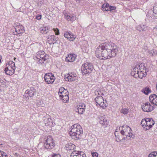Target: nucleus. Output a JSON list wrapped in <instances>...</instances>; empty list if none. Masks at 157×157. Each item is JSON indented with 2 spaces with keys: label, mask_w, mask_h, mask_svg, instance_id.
Instances as JSON below:
<instances>
[{
  "label": "nucleus",
  "mask_w": 157,
  "mask_h": 157,
  "mask_svg": "<svg viewBox=\"0 0 157 157\" xmlns=\"http://www.w3.org/2000/svg\"><path fill=\"white\" fill-rule=\"evenodd\" d=\"M141 92L146 95L148 94L151 93V90L148 87H145L141 90Z\"/></svg>",
  "instance_id": "c756f323"
},
{
  "label": "nucleus",
  "mask_w": 157,
  "mask_h": 157,
  "mask_svg": "<svg viewBox=\"0 0 157 157\" xmlns=\"http://www.w3.org/2000/svg\"><path fill=\"white\" fill-rule=\"evenodd\" d=\"M121 112L123 114H126L128 112V109L127 108L122 109L121 110Z\"/></svg>",
  "instance_id": "f704fd0d"
},
{
  "label": "nucleus",
  "mask_w": 157,
  "mask_h": 157,
  "mask_svg": "<svg viewBox=\"0 0 157 157\" xmlns=\"http://www.w3.org/2000/svg\"><path fill=\"white\" fill-rule=\"evenodd\" d=\"M86 108L85 105L83 103L80 104L78 105L75 109V111L78 113L82 114L85 111Z\"/></svg>",
  "instance_id": "9b49d317"
},
{
  "label": "nucleus",
  "mask_w": 157,
  "mask_h": 157,
  "mask_svg": "<svg viewBox=\"0 0 157 157\" xmlns=\"http://www.w3.org/2000/svg\"><path fill=\"white\" fill-rule=\"evenodd\" d=\"M68 94L67 90L64 88L61 87L59 89L58 94L63 102L67 103L68 101Z\"/></svg>",
  "instance_id": "20e7f679"
},
{
  "label": "nucleus",
  "mask_w": 157,
  "mask_h": 157,
  "mask_svg": "<svg viewBox=\"0 0 157 157\" xmlns=\"http://www.w3.org/2000/svg\"><path fill=\"white\" fill-rule=\"evenodd\" d=\"M67 75L65 76V79L66 81L71 82L75 81L77 79V77L75 74L73 73L68 74L67 75V77H66Z\"/></svg>",
  "instance_id": "4468645a"
},
{
  "label": "nucleus",
  "mask_w": 157,
  "mask_h": 157,
  "mask_svg": "<svg viewBox=\"0 0 157 157\" xmlns=\"http://www.w3.org/2000/svg\"><path fill=\"white\" fill-rule=\"evenodd\" d=\"M149 54L151 56H155L156 54V51L153 49L151 51Z\"/></svg>",
  "instance_id": "c9c22d12"
},
{
  "label": "nucleus",
  "mask_w": 157,
  "mask_h": 157,
  "mask_svg": "<svg viewBox=\"0 0 157 157\" xmlns=\"http://www.w3.org/2000/svg\"><path fill=\"white\" fill-rule=\"evenodd\" d=\"M148 157H157V151L151 152L149 155Z\"/></svg>",
  "instance_id": "72a5a7b5"
},
{
  "label": "nucleus",
  "mask_w": 157,
  "mask_h": 157,
  "mask_svg": "<svg viewBox=\"0 0 157 157\" xmlns=\"http://www.w3.org/2000/svg\"><path fill=\"white\" fill-rule=\"evenodd\" d=\"M5 68H6V69H9V70H12V69L13 70H14V71H15V68H13L11 67H6Z\"/></svg>",
  "instance_id": "de8ad7c7"
},
{
  "label": "nucleus",
  "mask_w": 157,
  "mask_h": 157,
  "mask_svg": "<svg viewBox=\"0 0 157 157\" xmlns=\"http://www.w3.org/2000/svg\"><path fill=\"white\" fill-rule=\"evenodd\" d=\"M6 67H11L13 68H16L15 65V63L12 61H10L8 62L6 64Z\"/></svg>",
  "instance_id": "bb28decb"
},
{
  "label": "nucleus",
  "mask_w": 157,
  "mask_h": 157,
  "mask_svg": "<svg viewBox=\"0 0 157 157\" xmlns=\"http://www.w3.org/2000/svg\"><path fill=\"white\" fill-rule=\"evenodd\" d=\"M49 31L48 27H44L40 28V31L43 34H46Z\"/></svg>",
  "instance_id": "c85d7f7f"
},
{
  "label": "nucleus",
  "mask_w": 157,
  "mask_h": 157,
  "mask_svg": "<svg viewBox=\"0 0 157 157\" xmlns=\"http://www.w3.org/2000/svg\"><path fill=\"white\" fill-rule=\"evenodd\" d=\"M36 58L38 59L39 58L42 59V60H43V61H44L46 59L44 52L43 51H40L37 52Z\"/></svg>",
  "instance_id": "a211bd4d"
},
{
  "label": "nucleus",
  "mask_w": 157,
  "mask_h": 157,
  "mask_svg": "<svg viewBox=\"0 0 157 157\" xmlns=\"http://www.w3.org/2000/svg\"><path fill=\"white\" fill-rule=\"evenodd\" d=\"M35 92V90L33 88L28 90L25 91L24 96L26 97L29 96L31 97L33 96Z\"/></svg>",
  "instance_id": "6ab92c4d"
},
{
  "label": "nucleus",
  "mask_w": 157,
  "mask_h": 157,
  "mask_svg": "<svg viewBox=\"0 0 157 157\" xmlns=\"http://www.w3.org/2000/svg\"><path fill=\"white\" fill-rule=\"evenodd\" d=\"M118 51L117 45L112 42H106L97 47L95 54L100 59H106L115 56Z\"/></svg>",
  "instance_id": "f257e3e1"
},
{
  "label": "nucleus",
  "mask_w": 157,
  "mask_h": 157,
  "mask_svg": "<svg viewBox=\"0 0 157 157\" xmlns=\"http://www.w3.org/2000/svg\"><path fill=\"white\" fill-rule=\"evenodd\" d=\"M66 18L68 21H73L76 19V17L75 16H69L68 15H65Z\"/></svg>",
  "instance_id": "7c9ffc66"
},
{
  "label": "nucleus",
  "mask_w": 157,
  "mask_h": 157,
  "mask_svg": "<svg viewBox=\"0 0 157 157\" xmlns=\"http://www.w3.org/2000/svg\"><path fill=\"white\" fill-rule=\"evenodd\" d=\"M75 145L72 143H68L65 145V148L67 150H72L75 147Z\"/></svg>",
  "instance_id": "393cba45"
},
{
  "label": "nucleus",
  "mask_w": 157,
  "mask_h": 157,
  "mask_svg": "<svg viewBox=\"0 0 157 157\" xmlns=\"http://www.w3.org/2000/svg\"><path fill=\"white\" fill-rule=\"evenodd\" d=\"M133 73H133V75H134L135 73H137V71H139L138 67H136L135 68H134L133 69Z\"/></svg>",
  "instance_id": "37998d69"
},
{
  "label": "nucleus",
  "mask_w": 157,
  "mask_h": 157,
  "mask_svg": "<svg viewBox=\"0 0 157 157\" xmlns=\"http://www.w3.org/2000/svg\"><path fill=\"white\" fill-rule=\"evenodd\" d=\"M116 9V7L114 6H109V11H111L112 10H114Z\"/></svg>",
  "instance_id": "c03bdc74"
},
{
  "label": "nucleus",
  "mask_w": 157,
  "mask_h": 157,
  "mask_svg": "<svg viewBox=\"0 0 157 157\" xmlns=\"http://www.w3.org/2000/svg\"><path fill=\"white\" fill-rule=\"evenodd\" d=\"M125 139L124 138H123V139Z\"/></svg>",
  "instance_id": "3c124183"
},
{
  "label": "nucleus",
  "mask_w": 157,
  "mask_h": 157,
  "mask_svg": "<svg viewBox=\"0 0 157 157\" xmlns=\"http://www.w3.org/2000/svg\"><path fill=\"white\" fill-rule=\"evenodd\" d=\"M55 77L51 73H47L45 74L44 78L46 82L48 84L53 83L55 80Z\"/></svg>",
  "instance_id": "6e6552de"
},
{
  "label": "nucleus",
  "mask_w": 157,
  "mask_h": 157,
  "mask_svg": "<svg viewBox=\"0 0 157 157\" xmlns=\"http://www.w3.org/2000/svg\"><path fill=\"white\" fill-rule=\"evenodd\" d=\"M71 157H85L86 155L82 151L74 150L70 155Z\"/></svg>",
  "instance_id": "1a4fd4ad"
},
{
  "label": "nucleus",
  "mask_w": 157,
  "mask_h": 157,
  "mask_svg": "<svg viewBox=\"0 0 157 157\" xmlns=\"http://www.w3.org/2000/svg\"><path fill=\"white\" fill-rule=\"evenodd\" d=\"M149 99L150 102L157 105V96L156 94H154L151 95L149 96Z\"/></svg>",
  "instance_id": "aec40b11"
},
{
  "label": "nucleus",
  "mask_w": 157,
  "mask_h": 157,
  "mask_svg": "<svg viewBox=\"0 0 157 157\" xmlns=\"http://www.w3.org/2000/svg\"><path fill=\"white\" fill-rule=\"evenodd\" d=\"M91 154L93 157H98V154L96 152H92Z\"/></svg>",
  "instance_id": "79ce46f5"
},
{
  "label": "nucleus",
  "mask_w": 157,
  "mask_h": 157,
  "mask_svg": "<svg viewBox=\"0 0 157 157\" xmlns=\"http://www.w3.org/2000/svg\"><path fill=\"white\" fill-rule=\"evenodd\" d=\"M142 108L143 111L146 112H149L152 111L154 109V107L148 102L144 103L142 106Z\"/></svg>",
  "instance_id": "9d476101"
},
{
  "label": "nucleus",
  "mask_w": 157,
  "mask_h": 157,
  "mask_svg": "<svg viewBox=\"0 0 157 157\" xmlns=\"http://www.w3.org/2000/svg\"><path fill=\"white\" fill-rule=\"evenodd\" d=\"M51 157H61L60 155L59 154H55Z\"/></svg>",
  "instance_id": "49530a36"
},
{
  "label": "nucleus",
  "mask_w": 157,
  "mask_h": 157,
  "mask_svg": "<svg viewBox=\"0 0 157 157\" xmlns=\"http://www.w3.org/2000/svg\"><path fill=\"white\" fill-rule=\"evenodd\" d=\"M153 31L157 35V25L154 27L153 29Z\"/></svg>",
  "instance_id": "a18cd8bd"
},
{
  "label": "nucleus",
  "mask_w": 157,
  "mask_h": 157,
  "mask_svg": "<svg viewBox=\"0 0 157 157\" xmlns=\"http://www.w3.org/2000/svg\"><path fill=\"white\" fill-rule=\"evenodd\" d=\"M64 36L65 38H67L69 40L73 41L75 37L71 33L70 31H68L64 33Z\"/></svg>",
  "instance_id": "f3484780"
},
{
  "label": "nucleus",
  "mask_w": 157,
  "mask_h": 157,
  "mask_svg": "<svg viewBox=\"0 0 157 157\" xmlns=\"http://www.w3.org/2000/svg\"><path fill=\"white\" fill-rule=\"evenodd\" d=\"M76 58V56L75 54H70L67 55L66 56V61L69 62L74 61Z\"/></svg>",
  "instance_id": "5701e85b"
},
{
  "label": "nucleus",
  "mask_w": 157,
  "mask_h": 157,
  "mask_svg": "<svg viewBox=\"0 0 157 157\" xmlns=\"http://www.w3.org/2000/svg\"><path fill=\"white\" fill-rule=\"evenodd\" d=\"M93 69V67L92 63L86 62L82 64L81 67V71L82 73L85 74L91 72Z\"/></svg>",
  "instance_id": "423d86ee"
},
{
  "label": "nucleus",
  "mask_w": 157,
  "mask_h": 157,
  "mask_svg": "<svg viewBox=\"0 0 157 157\" xmlns=\"http://www.w3.org/2000/svg\"><path fill=\"white\" fill-rule=\"evenodd\" d=\"M138 68L139 71H146L145 69V67L143 64L141 63L138 65L137 67Z\"/></svg>",
  "instance_id": "2f4dec72"
},
{
  "label": "nucleus",
  "mask_w": 157,
  "mask_h": 157,
  "mask_svg": "<svg viewBox=\"0 0 157 157\" xmlns=\"http://www.w3.org/2000/svg\"><path fill=\"white\" fill-rule=\"evenodd\" d=\"M106 118V117L105 115L101 116L99 117V122L103 126H106L108 124V122Z\"/></svg>",
  "instance_id": "2eb2a0df"
},
{
  "label": "nucleus",
  "mask_w": 157,
  "mask_h": 157,
  "mask_svg": "<svg viewBox=\"0 0 157 157\" xmlns=\"http://www.w3.org/2000/svg\"><path fill=\"white\" fill-rule=\"evenodd\" d=\"M147 118L143 119L141 121V124L144 128H146V124L147 123Z\"/></svg>",
  "instance_id": "473e14b6"
},
{
  "label": "nucleus",
  "mask_w": 157,
  "mask_h": 157,
  "mask_svg": "<svg viewBox=\"0 0 157 157\" xmlns=\"http://www.w3.org/2000/svg\"><path fill=\"white\" fill-rule=\"evenodd\" d=\"M15 33L14 34H17L23 33L24 32V29L23 26L21 25H17L15 28Z\"/></svg>",
  "instance_id": "ddd939ff"
},
{
  "label": "nucleus",
  "mask_w": 157,
  "mask_h": 157,
  "mask_svg": "<svg viewBox=\"0 0 157 157\" xmlns=\"http://www.w3.org/2000/svg\"><path fill=\"white\" fill-rule=\"evenodd\" d=\"M41 15H39L38 16L36 17V19L38 20H40L41 18Z\"/></svg>",
  "instance_id": "09e8293b"
},
{
  "label": "nucleus",
  "mask_w": 157,
  "mask_h": 157,
  "mask_svg": "<svg viewBox=\"0 0 157 157\" xmlns=\"http://www.w3.org/2000/svg\"><path fill=\"white\" fill-rule=\"evenodd\" d=\"M146 71H137V73H135L133 76L135 78H136V77L138 76L139 78L142 79L143 77L146 75Z\"/></svg>",
  "instance_id": "412c9836"
},
{
  "label": "nucleus",
  "mask_w": 157,
  "mask_h": 157,
  "mask_svg": "<svg viewBox=\"0 0 157 157\" xmlns=\"http://www.w3.org/2000/svg\"><path fill=\"white\" fill-rule=\"evenodd\" d=\"M43 120L44 123L46 126H49L50 127L52 126L53 124L52 121V119L50 118L49 115H47L44 117Z\"/></svg>",
  "instance_id": "f8f14e48"
},
{
  "label": "nucleus",
  "mask_w": 157,
  "mask_h": 157,
  "mask_svg": "<svg viewBox=\"0 0 157 157\" xmlns=\"http://www.w3.org/2000/svg\"><path fill=\"white\" fill-rule=\"evenodd\" d=\"M83 133V130L81 126L78 124H75L71 127L70 135L73 139L75 140L79 139L80 135Z\"/></svg>",
  "instance_id": "f03ea898"
},
{
  "label": "nucleus",
  "mask_w": 157,
  "mask_h": 157,
  "mask_svg": "<svg viewBox=\"0 0 157 157\" xmlns=\"http://www.w3.org/2000/svg\"><path fill=\"white\" fill-rule=\"evenodd\" d=\"M121 134L123 135H125L130 137H132V138H134V136L133 135L132 133L131 132L132 131L131 128L128 126L124 125L122 126L121 128Z\"/></svg>",
  "instance_id": "39448f33"
},
{
  "label": "nucleus",
  "mask_w": 157,
  "mask_h": 157,
  "mask_svg": "<svg viewBox=\"0 0 157 157\" xmlns=\"http://www.w3.org/2000/svg\"><path fill=\"white\" fill-rule=\"evenodd\" d=\"M117 134L118 133L117 131H116L114 133V135L116 137V141L117 142L121 141V140H120L119 138L117 137V136H118L117 135Z\"/></svg>",
  "instance_id": "58836bf2"
},
{
  "label": "nucleus",
  "mask_w": 157,
  "mask_h": 157,
  "mask_svg": "<svg viewBox=\"0 0 157 157\" xmlns=\"http://www.w3.org/2000/svg\"><path fill=\"white\" fill-rule=\"evenodd\" d=\"M97 106L99 105L103 109H105L107 107L106 101H104L102 96H98L95 98Z\"/></svg>",
  "instance_id": "0eeeda50"
},
{
  "label": "nucleus",
  "mask_w": 157,
  "mask_h": 157,
  "mask_svg": "<svg viewBox=\"0 0 157 157\" xmlns=\"http://www.w3.org/2000/svg\"><path fill=\"white\" fill-rule=\"evenodd\" d=\"M54 31L56 35H59V30L57 28H54Z\"/></svg>",
  "instance_id": "ea45409f"
},
{
  "label": "nucleus",
  "mask_w": 157,
  "mask_h": 157,
  "mask_svg": "<svg viewBox=\"0 0 157 157\" xmlns=\"http://www.w3.org/2000/svg\"><path fill=\"white\" fill-rule=\"evenodd\" d=\"M147 123L146 124V130H148L150 129L155 123L154 121L151 118H147Z\"/></svg>",
  "instance_id": "dca6fc26"
},
{
  "label": "nucleus",
  "mask_w": 157,
  "mask_h": 157,
  "mask_svg": "<svg viewBox=\"0 0 157 157\" xmlns=\"http://www.w3.org/2000/svg\"><path fill=\"white\" fill-rule=\"evenodd\" d=\"M109 6L108 3H105L102 6V10L104 11H109Z\"/></svg>",
  "instance_id": "a878e982"
},
{
  "label": "nucleus",
  "mask_w": 157,
  "mask_h": 157,
  "mask_svg": "<svg viewBox=\"0 0 157 157\" xmlns=\"http://www.w3.org/2000/svg\"><path fill=\"white\" fill-rule=\"evenodd\" d=\"M0 157H7L6 153L0 151Z\"/></svg>",
  "instance_id": "4c0bfd02"
},
{
  "label": "nucleus",
  "mask_w": 157,
  "mask_h": 157,
  "mask_svg": "<svg viewBox=\"0 0 157 157\" xmlns=\"http://www.w3.org/2000/svg\"><path fill=\"white\" fill-rule=\"evenodd\" d=\"M44 147L45 149H51L54 147L55 144L52 138L50 136L45 137L44 140Z\"/></svg>",
  "instance_id": "7ed1b4c3"
},
{
  "label": "nucleus",
  "mask_w": 157,
  "mask_h": 157,
  "mask_svg": "<svg viewBox=\"0 0 157 157\" xmlns=\"http://www.w3.org/2000/svg\"><path fill=\"white\" fill-rule=\"evenodd\" d=\"M5 73L7 75H13L14 73V70H9V69H6L5 68Z\"/></svg>",
  "instance_id": "cd10ccee"
},
{
  "label": "nucleus",
  "mask_w": 157,
  "mask_h": 157,
  "mask_svg": "<svg viewBox=\"0 0 157 157\" xmlns=\"http://www.w3.org/2000/svg\"><path fill=\"white\" fill-rule=\"evenodd\" d=\"M148 27L144 25H140L136 27V30L139 32L146 31L147 30Z\"/></svg>",
  "instance_id": "b1692460"
},
{
  "label": "nucleus",
  "mask_w": 157,
  "mask_h": 157,
  "mask_svg": "<svg viewBox=\"0 0 157 157\" xmlns=\"http://www.w3.org/2000/svg\"><path fill=\"white\" fill-rule=\"evenodd\" d=\"M15 59H16V58H14V60H15Z\"/></svg>",
  "instance_id": "8fccbe9b"
},
{
  "label": "nucleus",
  "mask_w": 157,
  "mask_h": 157,
  "mask_svg": "<svg viewBox=\"0 0 157 157\" xmlns=\"http://www.w3.org/2000/svg\"><path fill=\"white\" fill-rule=\"evenodd\" d=\"M153 12L155 14H157V5L154 6Z\"/></svg>",
  "instance_id": "a19ab883"
},
{
  "label": "nucleus",
  "mask_w": 157,
  "mask_h": 157,
  "mask_svg": "<svg viewBox=\"0 0 157 157\" xmlns=\"http://www.w3.org/2000/svg\"><path fill=\"white\" fill-rule=\"evenodd\" d=\"M57 40L56 36L54 35L49 36L48 38V42L50 44H54L56 42Z\"/></svg>",
  "instance_id": "4be33fe9"
},
{
  "label": "nucleus",
  "mask_w": 157,
  "mask_h": 157,
  "mask_svg": "<svg viewBox=\"0 0 157 157\" xmlns=\"http://www.w3.org/2000/svg\"><path fill=\"white\" fill-rule=\"evenodd\" d=\"M34 59L36 60L37 61V62L38 63H41L42 64L43 63V60H42V59L39 58V59H36V57L34 58Z\"/></svg>",
  "instance_id": "e433bc0d"
}]
</instances>
